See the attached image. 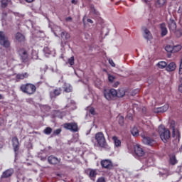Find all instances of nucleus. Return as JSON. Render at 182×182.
Returning <instances> with one entry per match:
<instances>
[{"mask_svg":"<svg viewBox=\"0 0 182 182\" xmlns=\"http://www.w3.org/2000/svg\"><path fill=\"white\" fill-rule=\"evenodd\" d=\"M168 28L169 31H172V32H174L176 29H177V24L176 23V21L173 19H171L168 22Z\"/></svg>","mask_w":182,"mask_h":182,"instance_id":"19","label":"nucleus"},{"mask_svg":"<svg viewBox=\"0 0 182 182\" xmlns=\"http://www.w3.org/2000/svg\"><path fill=\"white\" fill-rule=\"evenodd\" d=\"M1 99H4V97L2 96V95L0 94V100H1Z\"/></svg>","mask_w":182,"mask_h":182,"instance_id":"50","label":"nucleus"},{"mask_svg":"<svg viewBox=\"0 0 182 182\" xmlns=\"http://www.w3.org/2000/svg\"><path fill=\"white\" fill-rule=\"evenodd\" d=\"M62 93V89L56 88L50 92V99H55Z\"/></svg>","mask_w":182,"mask_h":182,"instance_id":"16","label":"nucleus"},{"mask_svg":"<svg viewBox=\"0 0 182 182\" xmlns=\"http://www.w3.org/2000/svg\"><path fill=\"white\" fill-rule=\"evenodd\" d=\"M97 182H106L105 177H100L97 178Z\"/></svg>","mask_w":182,"mask_h":182,"instance_id":"41","label":"nucleus"},{"mask_svg":"<svg viewBox=\"0 0 182 182\" xmlns=\"http://www.w3.org/2000/svg\"><path fill=\"white\" fill-rule=\"evenodd\" d=\"M134 153L138 156L139 157H143L144 155V150L141 147H140V145L136 144L134 147Z\"/></svg>","mask_w":182,"mask_h":182,"instance_id":"13","label":"nucleus"},{"mask_svg":"<svg viewBox=\"0 0 182 182\" xmlns=\"http://www.w3.org/2000/svg\"><path fill=\"white\" fill-rule=\"evenodd\" d=\"M56 113L58 114V113H59V112H57Z\"/></svg>","mask_w":182,"mask_h":182,"instance_id":"51","label":"nucleus"},{"mask_svg":"<svg viewBox=\"0 0 182 182\" xmlns=\"http://www.w3.org/2000/svg\"><path fill=\"white\" fill-rule=\"evenodd\" d=\"M95 140L100 147L107 149H110V146H109L107 142H106V138L105 137V134H102V132H97L95 134Z\"/></svg>","mask_w":182,"mask_h":182,"instance_id":"2","label":"nucleus"},{"mask_svg":"<svg viewBox=\"0 0 182 182\" xmlns=\"http://www.w3.org/2000/svg\"><path fill=\"white\" fill-rule=\"evenodd\" d=\"M86 173L88 175V177H90V180H92V181L96 180V176H97V169L88 168L86 171Z\"/></svg>","mask_w":182,"mask_h":182,"instance_id":"11","label":"nucleus"},{"mask_svg":"<svg viewBox=\"0 0 182 182\" xmlns=\"http://www.w3.org/2000/svg\"><path fill=\"white\" fill-rule=\"evenodd\" d=\"M165 50L168 52V53H173V46L172 45H166L165 46Z\"/></svg>","mask_w":182,"mask_h":182,"instance_id":"31","label":"nucleus"},{"mask_svg":"<svg viewBox=\"0 0 182 182\" xmlns=\"http://www.w3.org/2000/svg\"><path fill=\"white\" fill-rule=\"evenodd\" d=\"M63 127L64 129H66V130H70V132H73V133L79 132V127H77V124L75 122L65 123L63 124Z\"/></svg>","mask_w":182,"mask_h":182,"instance_id":"7","label":"nucleus"},{"mask_svg":"<svg viewBox=\"0 0 182 182\" xmlns=\"http://www.w3.org/2000/svg\"><path fill=\"white\" fill-rule=\"evenodd\" d=\"M20 90L28 96H32L36 93V86L32 83L22 84L20 86Z\"/></svg>","mask_w":182,"mask_h":182,"instance_id":"1","label":"nucleus"},{"mask_svg":"<svg viewBox=\"0 0 182 182\" xmlns=\"http://www.w3.org/2000/svg\"><path fill=\"white\" fill-rule=\"evenodd\" d=\"M71 4H74V5H76V4H77V1H76V0H72V1H71Z\"/></svg>","mask_w":182,"mask_h":182,"instance_id":"47","label":"nucleus"},{"mask_svg":"<svg viewBox=\"0 0 182 182\" xmlns=\"http://www.w3.org/2000/svg\"><path fill=\"white\" fill-rule=\"evenodd\" d=\"M12 144L14 147V151L15 153L19 151V139L18 137L14 136L12 138Z\"/></svg>","mask_w":182,"mask_h":182,"instance_id":"14","label":"nucleus"},{"mask_svg":"<svg viewBox=\"0 0 182 182\" xmlns=\"http://www.w3.org/2000/svg\"><path fill=\"white\" fill-rule=\"evenodd\" d=\"M104 96L107 100H112L113 97H117V91L114 89L105 90Z\"/></svg>","mask_w":182,"mask_h":182,"instance_id":"5","label":"nucleus"},{"mask_svg":"<svg viewBox=\"0 0 182 182\" xmlns=\"http://www.w3.org/2000/svg\"><path fill=\"white\" fill-rule=\"evenodd\" d=\"M170 127L172 129V137H173V139L180 140V131L178 129L176 130V121L171 122Z\"/></svg>","mask_w":182,"mask_h":182,"instance_id":"8","label":"nucleus"},{"mask_svg":"<svg viewBox=\"0 0 182 182\" xmlns=\"http://www.w3.org/2000/svg\"><path fill=\"white\" fill-rule=\"evenodd\" d=\"M160 28H161V36L164 37L168 33V31L167 30V27H166V23H162L160 24Z\"/></svg>","mask_w":182,"mask_h":182,"instance_id":"18","label":"nucleus"},{"mask_svg":"<svg viewBox=\"0 0 182 182\" xmlns=\"http://www.w3.org/2000/svg\"><path fill=\"white\" fill-rule=\"evenodd\" d=\"M141 137H142L144 144H146V146H153L156 144V141L150 136H145L144 134H141Z\"/></svg>","mask_w":182,"mask_h":182,"instance_id":"9","label":"nucleus"},{"mask_svg":"<svg viewBox=\"0 0 182 182\" xmlns=\"http://www.w3.org/2000/svg\"><path fill=\"white\" fill-rule=\"evenodd\" d=\"M108 80H109V82H113L114 81V76L109 74L108 75Z\"/></svg>","mask_w":182,"mask_h":182,"instance_id":"39","label":"nucleus"},{"mask_svg":"<svg viewBox=\"0 0 182 182\" xmlns=\"http://www.w3.org/2000/svg\"><path fill=\"white\" fill-rule=\"evenodd\" d=\"M131 134H132V136H134V137H137L139 136V129H137L136 127H134L132 129H131Z\"/></svg>","mask_w":182,"mask_h":182,"instance_id":"26","label":"nucleus"},{"mask_svg":"<svg viewBox=\"0 0 182 182\" xmlns=\"http://www.w3.org/2000/svg\"><path fill=\"white\" fill-rule=\"evenodd\" d=\"M43 52H44L45 55H51L52 54V51L50 50L49 47H44Z\"/></svg>","mask_w":182,"mask_h":182,"instance_id":"34","label":"nucleus"},{"mask_svg":"<svg viewBox=\"0 0 182 182\" xmlns=\"http://www.w3.org/2000/svg\"><path fill=\"white\" fill-rule=\"evenodd\" d=\"M141 1L144 4H146V5H149V6L151 5V4H150V1H149V0H141Z\"/></svg>","mask_w":182,"mask_h":182,"instance_id":"43","label":"nucleus"},{"mask_svg":"<svg viewBox=\"0 0 182 182\" xmlns=\"http://www.w3.org/2000/svg\"><path fill=\"white\" fill-rule=\"evenodd\" d=\"M157 66L159 69H164V68H167V63L165 61H160L158 63Z\"/></svg>","mask_w":182,"mask_h":182,"instance_id":"29","label":"nucleus"},{"mask_svg":"<svg viewBox=\"0 0 182 182\" xmlns=\"http://www.w3.org/2000/svg\"><path fill=\"white\" fill-rule=\"evenodd\" d=\"M0 45L6 49L11 48V42H9V39L6 36H5V33L4 31H0Z\"/></svg>","mask_w":182,"mask_h":182,"instance_id":"4","label":"nucleus"},{"mask_svg":"<svg viewBox=\"0 0 182 182\" xmlns=\"http://www.w3.org/2000/svg\"><path fill=\"white\" fill-rule=\"evenodd\" d=\"M168 107H170V106L168 105V104H166L165 105L156 108L154 109V112L156 113H164L166 112H167V110H168Z\"/></svg>","mask_w":182,"mask_h":182,"instance_id":"17","label":"nucleus"},{"mask_svg":"<svg viewBox=\"0 0 182 182\" xmlns=\"http://www.w3.org/2000/svg\"><path fill=\"white\" fill-rule=\"evenodd\" d=\"M170 164H172V166L177 164V159H176V156H172L170 158Z\"/></svg>","mask_w":182,"mask_h":182,"instance_id":"32","label":"nucleus"},{"mask_svg":"<svg viewBox=\"0 0 182 182\" xmlns=\"http://www.w3.org/2000/svg\"><path fill=\"white\" fill-rule=\"evenodd\" d=\"M118 122H119V124L120 126H124V117L123 116H120V117H119V121H118Z\"/></svg>","mask_w":182,"mask_h":182,"instance_id":"36","label":"nucleus"},{"mask_svg":"<svg viewBox=\"0 0 182 182\" xmlns=\"http://www.w3.org/2000/svg\"><path fill=\"white\" fill-rule=\"evenodd\" d=\"M144 37L145 38V39H146L147 41H150L151 39H152L153 36H151V33H150V31H149V29L144 28Z\"/></svg>","mask_w":182,"mask_h":182,"instance_id":"22","label":"nucleus"},{"mask_svg":"<svg viewBox=\"0 0 182 182\" xmlns=\"http://www.w3.org/2000/svg\"><path fill=\"white\" fill-rule=\"evenodd\" d=\"M62 133L61 129H57L53 131V136H58V134H60Z\"/></svg>","mask_w":182,"mask_h":182,"instance_id":"37","label":"nucleus"},{"mask_svg":"<svg viewBox=\"0 0 182 182\" xmlns=\"http://www.w3.org/2000/svg\"><path fill=\"white\" fill-rule=\"evenodd\" d=\"M9 4H12L11 0H1V8H6Z\"/></svg>","mask_w":182,"mask_h":182,"instance_id":"25","label":"nucleus"},{"mask_svg":"<svg viewBox=\"0 0 182 182\" xmlns=\"http://www.w3.org/2000/svg\"><path fill=\"white\" fill-rule=\"evenodd\" d=\"M166 2H167V0H157L156 6L157 8H161V6H164V5H166Z\"/></svg>","mask_w":182,"mask_h":182,"instance_id":"27","label":"nucleus"},{"mask_svg":"<svg viewBox=\"0 0 182 182\" xmlns=\"http://www.w3.org/2000/svg\"><path fill=\"white\" fill-rule=\"evenodd\" d=\"M52 130H53L52 128L48 127H46V128L44 129L43 133H44L45 134L49 135V134H50V133H52Z\"/></svg>","mask_w":182,"mask_h":182,"instance_id":"35","label":"nucleus"},{"mask_svg":"<svg viewBox=\"0 0 182 182\" xmlns=\"http://www.w3.org/2000/svg\"><path fill=\"white\" fill-rule=\"evenodd\" d=\"M60 36L62 39H65L66 41H68V39H70V34L66 31H63Z\"/></svg>","mask_w":182,"mask_h":182,"instance_id":"28","label":"nucleus"},{"mask_svg":"<svg viewBox=\"0 0 182 182\" xmlns=\"http://www.w3.org/2000/svg\"><path fill=\"white\" fill-rule=\"evenodd\" d=\"M64 90L65 92H66V93H70V92H72V86L70 85L66 86Z\"/></svg>","mask_w":182,"mask_h":182,"instance_id":"38","label":"nucleus"},{"mask_svg":"<svg viewBox=\"0 0 182 182\" xmlns=\"http://www.w3.org/2000/svg\"><path fill=\"white\" fill-rule=\"evenodd\" d=\"M181 45L173 46V53H177L181 50Z\"/></svg>","mask_w":182,"mask_h":182,"instance_id":"30","label":"nucleus"},{"mask_svg":"<svg viewBox=\"0 0 182 182\" xmlns=\"http://www.w3.org/2000/svg\"><path fill=\"white\" fill-rule=\"evenodd\" d=\"M29 77V74L28 73H18L16 75V80H23V79H28Z\"/></svg>","mask_w":182,"mask_h":182,"instance_id":"20","label":"nucleus"},{"mask_svg":"<svg viewBox=\"0 0 182 182\" xmlns=\"http://www.w3.org/2000/svg\"><path fill=\"white\" fill-rule=\"evenodd\" d=\"M102 168H105L106 170H113L114 166L113 162L110 159H102L100 161Z\"/></svg>","mask_w":182,"mask_h":182,"instance_id":"6","label":"nucleus"},{"mask_svg":"<svg viewBox=\"0 0 182 182\" xmlns=\"http://www.w3.org/2000/svg\"><path fill=\"white\" fill-rule=\"evenodd\" d=\"M112 141H114V144L115 147H121L122 146V141L119 139L117 136H112Z\"/></svg>","mask_w":182,"mask_h":182,"instance_id":"21","label":"nucleus"},{"mask_svg":"<svg viewBox=\"0 0 182 182\" xmlns=\"http://www.w3.org/2000/svg\"><path fill=\"white\" fill-rule=\"evenodd\" d=\"M109 63L112 66V68H114L116 66V64H114V62L112 59H109Z\"/></svg>","mask_w":182,"mask_h":182,"instance_id":"42","label":"nucleus"},{"mask_svg":"<svg viewBox=\"0 0 182 182\" xmlns=\"http://www.w3.org/2000/svg\"><path fill=\"white\" fill-rule=\"evenodd\" d=\"M68 63L70 65V66H73V65H75V56H71L68 58Z\"/></svg>","mask_w":182,"mask_h":182,"instance_id":"33","label":"nucleus"},{"mask_svg":"<svg viewBox=\"0 0 182 182\" xmlns=\"http://www.w3.org/2000/svg\"><path fill=\"white\" fill-rule=\"evenodd\" d=\"M178 92L182 93V82L178 86Z\"/></svg>","mask_w":182,"mask_h":182,"instance_id":"44","label":"nucleus"},{"mask_svg":"<svg viewBox=\"0 0 182 182\" xmlns=\"http://www.w3.org/2000/svg\"><path fill=\"white\" fill-rule=\"evenodd\" d=\"M55 117H59L60 119H63V117H62V115H60V116H58V115H55Z\"/></svg>","mask_w":182,"mask_h":182,"instance_id":"49","label":"nucleus"},{"mask_svg":"<svg viewBox=\"0 0 182 182\" xmlns=\"http://www.w3.org/2000/svg\"><path fill=\"white\" fill-rule=\"evenodd\" d=\"M15 38L17 42H25V36L21 33H16Z\"/></svg>","mask_w":182,"mask_h":182,"instance_id":"23","label":"nucleus"},{"mask_svg":"<svg viewBox=\"0 0 182 182\" xmlns=\"http://www.w3.org/2000/svg\"><path fill=\"white\" fill-rule=\"evenodd\" d=\"M18 55H21L23 62H28V52L24 48H21L18 50Z\"/></svg>","mask_w":182,"mask_h":182,"instance_id":"15","label":"nucleus"},{"mask_svg":"<svg viewBox=\"0 0 182 182\" xmlns=\"http://www.w3.org/2000/svg\"><path fill=\"white\" fill-rule=\"evenodd\" d=\"M14 173H15V171L14 170V168H10L9 169L5 170L2 173L0 178L1 180H3V178H11V177L14 176Z\"/></svg>","mask_w":182,"mask_h":182,"instance_id":"10","label":"nucleus"},{"mask_svg":"<svg viewBox=\"0 0 182 182\" xmlns=\"http://www.w3.org/2000/svg\"><path fill=\"white\" fill-rule=\"evenodd\" d=\"M87 22H88L89 23H93V21L90 18H87Z\"/></svg>","mask_w":182,"mask_h":182,"instance_id":"45","label":"nucleus"},{"mask_svg":"<svg viewBox=\"0 0 182 182\" xmlns=\"http://www.w3.org/2000/svg\"><path fill=\"white\" fill-rule=\"evenodd\" d=\"M65 21H66L67 22H69V21H72V17H67V18H65Z\"/></svg>","mask_w":182,"mask_h":182,"instance_id":"46","label":"nucleus"},{"mask_svg":"<svg viewBox=\"0 0 182 182\" xmlns=\"http://www.w3.org/2000/svg\"><path fill=\"white\" fill-rule=\"evenodd\" d=\"M60 159H58L53 155H50L48 157V161L49 164H53V166H55L56 164H59L60 163Z\"/></svg>","mask_w":182,"mask_h":182,"instance_id":"12","label":"nucleus"},{"mask_svg":"<svg viewBox=\"0 0 182 182\" xmlns=\"http://www.w3.org/2000/svg\"><path fill=\"white\" fill-rule=\"evenodd\" d=\"M90 114H92V116H95L96 114V112L95 110V108L92 107L90 109Z\"/></svg>","mask_w":182,"mask_h":182,"instance_id":"40","label":"nucleus"},{"mask_svg":"<svg viewBox=\"0 0 182 182\" xmlns=\"http://www.w3.org/2000/svg\"><path fill=\"white\" fill-rule=\"evenodd\" d=\"M26 2H28V4H31L32 2H33L34 0H25Z\"/></svg>","mask_w":182,"mask_h":182,"instance_id":"48","label":"nucleus"},{"mask_svg":"<svg viewBox=\"0 0 182 182\" xmlns=\"http://www.w3.org/2000/svg\"><path fill=\"white\" fill-rule=\"evenodd\" d=\"M176 68H177L176 64L174 63H171L168 65H166V70L168 72H173L176 70Z\"/></svg>","mask_w":182,"mask_h":182,"instance_id":"24","label":"nucleus"},{"mask_svg":"<svg viewBox=\"0 0 182 182\" xmlns=\"http://www.w3.org/2000/svg\"><path fill=\"white\" fill-rule=\"evenodd\" d=\"M159 133L164 143H167L168 140H170V130L166 129V127L164 125H161L159 127Z\"/></svg>","mask_w":182,"mask_h":182,"instance_id":"3","label":"nucleus"}]
</instances>
